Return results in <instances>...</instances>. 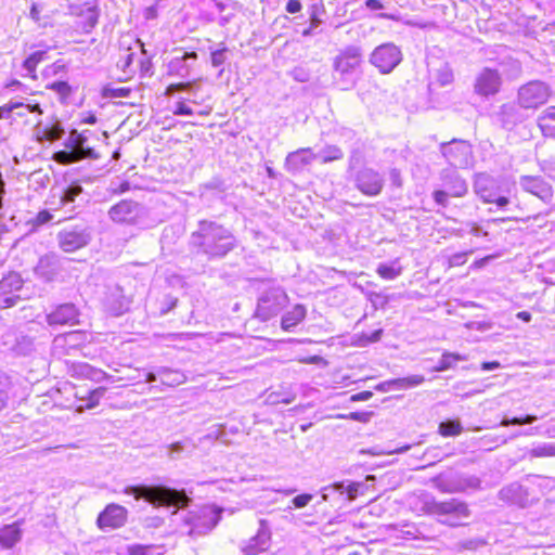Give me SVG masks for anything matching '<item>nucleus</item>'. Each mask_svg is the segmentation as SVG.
<instances>
[{"label": "nucleus", "instance_id": "1", "mask_svg": "<svg viewBox=\"0 0 555 555\" xmlns=\"http://www.w3.org/2000/svg\"><path fill=\"white\" fill-rule=\"evenodd\" d=\"M191 244L208 258H222L234 249L236 240L232 232L220 223L201 220L191 235Z\"/></svg>", "mask_w": 555, "mask_h": 555}, {"label": "nucleus", "instance_id": "2", "mask_svg": "<svg viewBox=\"0 0 555 555\" xmlns=\"http://www.w3.org/2000/svg\"><path fill=\"white\" fill-rule=\"evenodd\" d=\"M415 508L424 514L436 516L437 520L449 527H459L464 525L463 519L470 516V509L467 503L459 499L447 501H437L429 493H421L415 500Z\"/></svg>", "mask_w": 555, "mask_h": 555}, {"label": "nucleus", "instance_id": "3", "mask_svg": "<svg viewBox=\"0 0 555 555\" xmlns=\"http://www.w3.org/2000/svg\"><path fill=\"white\" fill-rule=\"evenodd\" d=\"M124 493L133 495L135 500L143 499L153 505L182 507L190 502L184 491L166 486H130L125 488Z\"/></svg>", "mask_w": 555, "mask_h": 555}, {"label": "nucleus", "instance_id": "4", "mask_svg": "<svg viewBox=\"0 0 555 555\" xmlns=\"http://www.w3.org/2000/svg\"><path fill=\"white\" fill-rule=\"evenodd\" d=\"M87 139L77 130H72L66 139L65 149L54 154L59 164L68 165L86 158H98L93 149L86 145Z\"/></svg>", "mask_w": 555, "mask_h": 555}, {"label": "nucleus", "instance_id": "5", "mask_svg": "<svg viewBox=\"0 0 555 555\" xmlns=\"http://www.w3.org/2000/svg\"><path fill=\"white\" fill-rule=\"evenodd\" d=\"M362 62V50L358 46H347L333 60V68L339 75L345 88L353 86V74Z\"/></svg>", "mask_w": 555, "mask_h": 555}, {"label": "nucleus", "instance_id": "6", "mask_svg": "<svg viewBox=\"0 0 555 555\" xmlns=\"http://www.w3.org/2000/svg\"><path fill=\"white\" fill-rule=\"evenodd\" d=\"M440 180L442 189L436 190L433 193L435 203L439 206L447 207L449 205V197H463L468 192L466 181L451 168L441 170Z\"/></svg>", "mask_w": 555, "mask_h": 555}, {"label": "nucleus", "instance_id": "7", "mask_svg": "<svg viewBox=\"0 0 555 555\" xmlns=\"http://www.w3.org/2000/svg\"><path fill=\"white\" fill-rule=\"evenodd\" d=\"M551 94V87L546 82L531 80L518 88L516 101L522 109L535 111L548 101Z\"/></svg>", "mask_w": 555, "mask_h": 555}, {"label": "nucleus", "instance_id": "8", "mask_svg": "<svg viewBox=\"0 0 555 555\" xmlns=\"http://www.w3.org/2000/svg\"><path fill=\"white\" fill-rule=\"evenodd\" d=\"M221 513V508L208 505L190 512L185 518V525L189 526L188 534L197 538L209 533L219 522Z\"/></svg>", "mask_w": 555, "mask_h": 555}, {"label": "nucleus", "instance_id": "9", "mask_svg": "<svg viewBox=\"0 0 555 555\" xmlns=\"http://www.w3.org/2000/svg\"><path fill=\"white\" fill-rule=\"evenodd\" d=\"M288 302V297L283 288L270 287L263 291L258 298L256 317L261 321H268L278 315Z\"/></svg>", "mask_w": 555, "mask_h": 555}, {"label": "nucleus", "instance_id": "10", "mask_svg": "<svg viewBox=\"0 0 555 555\" xmlns=\"http://www.w3.org/2000/svg\"><path fill=\"white\" fill-rule=\"evenodd\" d=\"M109 218L117 223H127L132 225H145L147 210L133 201L124 199L112 206L108 210Z\"/></svg>", "mask_w": 555, "mask_h": 555}, {"label": "nucleus", "instance_id": "11", "mask_svg": "<svg viewBox=\"0 0 555 555\" xmlns=\"http://www.w3.org/2000/svg\"><path fill=\"white\" fill-rule=\"evenodd\" d=\"M402 61V52L395 43L387 42L376 47L370 55V63L380 74L391 73Z\"/></svg>", "mask_w": 555, "mask_h": 555}, {"label": "nucleus", "instance_id": "12", "mask_svg": "<svg viewBox=\"0 0 555 555\" xmlns=\"http://www.w3.org/2000/svg\"><path fill=\"white\" fill-rule=\"evenodd\" d=\"M441 153L454 168H466L473 164L472 145L463 140H452L441 144Z\"/></svg>", "mask_w": 555, "mask_h": 555}, {"label": "nucleus", "instance_id": "13", "mask_svg": "<svg viewBox=\"0 0 555 555\" xmlns=\"http://www.w3.org/2000/svg\"><path fill=\"white\" fill-rule=\"evenodd\" d=\"M502 83L503 79L498 69L485 67L476 75L474 92L488 99L500 92Z\"/></svg>", "mask_w": 555, "mask_h": 555}, {"label": "nucleus", "instance_id": "14", "mask_svg": "<svg viewBox=\"0 0 555 555\" xmlns=\"http://www.w3.org/2000/svg\"><path fill=\"white\" fill-rule=\"evenodd\" d=\"M85 341L82 332H68L57 335L52 343V353L55 358L62 359L67 356H76Z\"/></svg>", "mask_w": 555, "mask_h": 555}, {"label": "nucleus", "instance_id": "15", "mask_svg": "<svg viewBox=\"0 0 555 555\" xmlns=\"http://www.w3.org/2000/svg\"><path fill=\"white\" fill-rule=\"evenodd\" d=\"M23 286V280L16 272H10L0 281V309L15 306L21 299L17 294Z\"/></svg>", "mask_w": 555, "mask_h": 555}, {"label": "nucleus", "instance_id": "16", "mask_svg": "<svg viewBox=\"0 0 555 555\" xmlns=\"http://www.w3.org/2000/svg\"><path fill=\"white\" fill-rule=\"evenodd\" d=\"M519 184L524 191L537 196L543 203H552L554 196L553 188L541 177L521 176Z\"/></svg>", "mask_w": 555, "mask_h": 555}, {"label": "nucleus", "instance_id": "17", "mask_svg": "<svg viewBox=\"0 0 555 555\" xmlns=\"http://www.w3.org/2000/svg\"><path fill=\"white\" fill-rule=\"evenodd\" d=\"M356 183L363 194L375 196L380 193L384 180L377 171L371 168H363L357 173Z\"/></svg>", "mask_w": 555, "mask_h": 555}, {"label": "nucleus", "instance_id": "18", "mask_svg": "<svg viewBox=\"0 0 555 555\" xmlns=\"http://www.w3.org/2000/svg\"><path fill=\"white\" fill-rule=\"evenodd\" d=\"M128 516V511L119 504H108L98 517V526L101 529L105 528H120L125 525Z\"/></svg>", "mask_w": 555, "mask_h": 555}, {"label": "nucleus", "instance_id": "19", "mask_svg": "<svg viewBox=\"0 0 555 555\" xmlns=\"http://www.w3.org/2000/svg\"><path fill=\"white\" fill-rule=\"evenodd\" d=\"M474 191L485 203H491L500 193L498 180L487 173H477L474 180Z\"/></svg>", "mask_w": 555, "mask_h": 555}, {"label": "nucleus", "instance_id": "20", "mask_svg": "<svg viewBox=\"0 0 555 555\" xmlns=\"http://www.w3.org/2000/svg\"><path fill=\"white\" fill-rule=\"evenodd\" d=\"M90 241V234L86 230H64L59 234L60 247L65 253H73Z\"/></svg>", "mask_w": 555, "mask_h": 555}, {"label": "nucleus", "instance_id": "21", "mask_svg": "<svg viewBox=\"0 0 555 555\" xmlns=\"http://www.w3.org/2000/svg\"><path fill=\"white\" fill-rule=\"evenodd\" d=\"M271 532L264 520L260 521V528L258 529L255 537L250 538L245 545L243 551L247 554H257L267 551L270 546Z\"/></svg>", "mask_w": 555, "mask_h": 555}, {"label": "nucleus", "instance_id": "22", "mask_svg": "<svg viewBox=\"0 0 555 555\" xmlns=\"http://www.w3.org/2000/svg\"><path fill=\"white\" fill-rule=\"evenodd\" d=\"M78 312L74 305L64 304L47 314L49 325H73L77 322Z\"/></svg>", "mask_w": 555, "mask_h": 555}, {"label": "nucleus", "instance_id": "23", "mask_svg": "<svg viewBox=\"0 0 555 555\" xmlns=\"http://www.w3.org/2000/svg\"><path fill=\"white\" fill-rule=\"evenodd\" d=\"M521 109L517 102L502 104L496 113L498 120L504 128H513L525 119Z\"/></svg>", "mask_w": 555, "mask_h": 555}, {"label": "nucleus", "instance_id": "24", "mask_svg": "<svg viewBox=\"0 0 555 555\" xmlns=\"http://www.w3.org/2000/svg\"><path fill=\"white\" fill-rule=\"evenodd\" d=\"M314 159H317V155L313 154L311 149H299L287 155L285 159V167L291 172H297L302 170Z\"/></svg>", "mask_w": 555, "mask_h": 555}, {"label": "nucleus", "instance_id": "25", "mask_svg": "<svg viewBox=\"0 0 555 555\" xmlns=\"http://www.w3.org/2000/svg\"><path fill=\"white\" fill-rule=\"evenodd\" d=\"M105 306L114 315H119L127 310L128 300L119 286H114L108 291L105 297Z\"/></svg>", "mask_w": 555, "mask_h": 555}, {"label": "nucleus", "instance_id": "26", "mask_svg": "<svg viewBox=\"0 0 555 555\" xmlns=\"http://www.w3.org/2000/svg\"><path fill=\"white\" fill-rule=\"evenodd\" d=\"M436 489L443 493L463 492L460 486V475L457 474H440L431 479Z\"/></svg>", "mask_w": 555, "mask_h": 555}, {"label": "nucleus", "instance_id": "27", "mask_svg": "<svg viewBox=\"0 0 555 555\" xmlns=\"http://www.w3.org/2000/svg\"><path fill=\"white\" fill-rule=\"evenodd\" d=\"M499 496L503 501L524 506L528 494L520 483L513 482L502 488L499 492Z\"/></svg>", "mask_w": 555, "mask_h": 555}, {"label": "nucleus", "instance_id": "28", "mask_svg": "<svg viewBox=\"0 0 555 555\" xmlns=\"http://www.w3.org/2000/svg\"><path fill=\"white\" fill-rule=\"evenodd\" d=\"M22 538L21 522L16 521L0 529V545L5 548L14 546Z\"/></svg>", "mask_w": 555, "mask_h": 555}, {"label": "nucleus", "instance_id": "29", "mask_svg": "<svg viewBox=\"0 0 555 555\" xmlns=\"http://www.w3.org/2000/svg\"><path fill=\"white\" fill-rule=\"evenodd\" d=\"M538 126L543 135L555 138V106H550L538 117Z\"/></svg>", "mask_w": 555, "mask_h": 555}, {"label": "nucleus", "instance_id": "30", "mask_svg": "<svg viewBox=\"0 0 555 555\" xmlns=\"http://www.w3.org/2000/svg\"><path fill=\"white\" fill-rule=\"evenodd\" d=\"M305 317L306 308L302 305H296L291 311L283 315L281 326L284 331H289L292 327L299 324Z\"/></svg>", "mask_w": 555, "mask_h": 555}, {"label": "nucleus", "instance_id": "31", "mask_svg": "<svg viewBox=\"0 0 555 555\" xmlns=\"http://www.w3.org/2000/svg\"><path fill=\"white\" fill-rule=\"evenodd\" d=\"M158 376L160 377L162 383L169 387L179 386L186 380V376L183 372L167 367L159 369Z\"/></svg>", "mask_w": 555, "mask_h": 555}, {"label": "nucleus", "instance_id": "32", "mask_svg": "<svg viewBox=\"0 0 555 555\" xmlns=\"http://www.w3.org/2000/svg\"><path fill=\"white\" fill-rule=\"evenodd\" d=\"M36 131L41 140L55 141L62 138L64 129L59 122L52 125L42 126L40 122L37 124Z\"/></svg>", "mask_w": 555, "mask_h": 555}, {"label": "nucleus", "instance_id": "33", "mask_svg": "<svg viewBox=\"0 0 555 555\" xmlns=\"http://www.w3.org/2000/svg\"><path fill=\"white\" fill-rule=\"evenodd\" d=\"M377 274L384 280H395L402 273V267L396 259L390 263H379L376 269Z\"/></svg>", "mask_w": 555, "mask_h": 555}, {"label": "nucleus", "instance_id": "34", "mask_svg": "<svg viewBox=\"0 0 555 555\" xmlns=\"http://www.w3.org/2000/svg\"><path fill=\"white\" fill-rule=\"evenodd\" d=\"M527 456L530 460L537 457H554L555 442L537 443L527 452Z\"/></svg>", "mask_w": 555, "mask_h": 555}, {"label": "nucleus", "instance_id": "35", "mask_svg": "<svg viewBox=\"0 0 555 555\" xmlns=\"http://www.w3.org/2000/svg\"><path fill=\"white\" fill-rule=\"evenodd\" d=\"M425 380L423 375H411L402 378L391 379L393 390H403L420 386Z\"/></svg>", "mask_w": 555, "mask_h": 555}, {"label": "nucleus", "instance_id": "36", "mask_svg": "<svg viewBox=\"0 0 555 555\" xmlns=\"http://www.w3.org/2000/svg\"><path fill=\"white\" fill-rule=\"evenodd\" d=\"M46 51H36L31 53L23 63V68L31 78H36V66L46 59Z\"/></svg>", "mask_w": 555, "mask_h": 555}, {"label": "nucleus", "instance_id": "37", "mask_svg": "<svg viewBox=\"0 0 555 555\" xmlns=\"http://www.w3.org/2000/svg\"><path fill=\"white\" fill-rule=\"evenodd\" d=\"M465 361L466 356L460 353L444 352L438 362V365L434 369L435 372H442L453 367V361Z\"/></svg>", "mask_w": 555, "mask_h": 555}, {"label": "nucleus", "instance_id": "38", "mask_svg": "<svg viewBox=\"0 0 555 555\" xmlns=\"http://www.w3.org/2000/svg\"><path fill=\"white\" fill-rule=\"evenodd\" d=\"M317 158H320L322 163H330L341 159L344 156L343 151L336 145L325 146L319 154H315Z\"/></svg>", "mask_w": 555, "mask_h": 555}, {"label": "nucleus", "instance_id": "39", "mask_svg": "<svg viewBox=\"0 0 555 555\" xmlns=\"http://www.w3.org/2000/svg\"><path fill=\"white\" fill-rule=\"evenodd\" d=\"M72 375L74 376H80V377H87V378H95L96 375L100 373L95 369H93L91 365L85 362L79 363H72L70 366Z\"/></svg>", "mask_w": 555, "mask_h": 555}, {"label": "nucleus", "instance_id": "40", "mask_svg": "<svg viewBox=\"0 0 555 555\" xmlns=\"http://www.w3.org/2000/svg\"><path fill=\"white\" fill-rule=\"evenodd\" d=\"M463 430V427L457 420L441 422L439 425V434L449 437V436H459Z\"/></svg>", "mask_w": 555, "mask_h": 555}, {"label": "nucleus", "instance_id": "41", "mask_svg": "<svg viewBox=\"0 0 555 555\" xmlns=\"http://www.w3.org/2000/svg\"><path fill=\"white\" fill-rule=\"evenodd\" d=\"M106 388L99 387L89 392V397L87 399V403L85 405H80L77 408L78 412L83 411L85 409H93L99 404L100 399L104 396Z\"/></svg>", "mask_w": 555, "mask_h": 555}, {"label": "nucleus", "instance_id": "42", "mask_svg": "<svg viewBox=\"0 0 555 555\" xmlns=\"http://www.w3.org/2000/svg\"><path fill=\"white\" fill-rule=\"evenodd\" d=\"M193 449H195V444L191 443L188 440L173 442L170 446H168V450H169L168 455L171 460H176L180 453H182L186 450L192 451Z\"/></svg>", "mask_w": 555, "mask_h": 555}, {"label": "nucleus", "instance_id": "43", "mask_svg": "<svg viewBox=\"0 0 555 555\" xmlns=\"http://www.w3.org/2000/svg\"><path fill=\"white\" fill-rule=\"evenodd\" d=\"M486 544V541L481 538H473L460 541L455 544L454 550L457 552L462 551H475Z\"/></svg>", "mask_w": 555, "mask_h": 555}, {"label": "nucleus", "instance_id": "44", "mask_svg": "<svg viewBox=\"0 0 555 555\" xmlns=\"http://www.w3.org/2000/svg\"><path fill=\"white\" fill-rule=\"evenodd\" d=\"M219 47L210 51V61L214 67L222 66L228 60V48L223 43H220Z\"/></svg>", "mask_w": 555, "mask_h": 555}, {"label": "nucleus", "instance_id": "45", "mask_svg": "<svg viewBox=\"0 0 555 555\" xmlns=\"http://www.w3.org/2000/svg\"><path fill=\"white\" fill-rule=\"evenodd\" d=\"M82 188L78 183L70 184L62 194L61 202L63 205L73 203L75 198L81 194Z\"/></svg>", "mask_w": 555, "mask_h": 555}, {"label": "nucleus", "instance_id": "46", "mask_svg": "<svg viewBox=\"0 0 555 555\" xmlns=\"http://www.w3.org/2000/svg\"><path fill=\"white\" fill-rule=\"evenodd\" d=\"M537 420H538V417L535 415H531V414H528L524 417H513V418L504 417L501 421L500 425L504 426V427H507L511 425H529V424L534 423Z\"/></svg>", "mask_w": 555, "mask_h": 555}, {"label": "nucleus", "instance_id": "47", "mask_svg": "<svg viewBox=\"0 0 555 555\" xmlns=\"http://www.w3.org/2000/svg\"><path fill=\"white\" fill-rule=\"evenodd\" d=\"M481 444L487 450H492L496 446L505 444L507 443V438L501 437V436H494V435H487L480 438Z\"/></svg>", "mask_w": 555, "mask_h": 555}, {"label": "nucleus", "instance_id": "48", "mask_svg": "<svg viewBox=\"0 0 555 555\" xmlns=\"http://www.w3.org/2000/svg\"><path fill=\"white\" fill-rule=\"evenodd\" d=\"M17 105H21L22 107H17L14 112V114L18 117H24L28 113H38L42 114V111L40 108L39 104H30V103H23V102H14Z\"/></svg>", "mask_w": 555, "mask_h": 555}, {"label": "nucleus", "instance_id": "49", "mask_svg": "<svg viewBox=\"0 0 555 555\" xmlns=\"http://www.w3.org/2000/svg\"><path fill=\"white\" fill-rule=\"evenodd\" d=\"M480 483V479L476 476L460 475V486L463 487V492L467 489H478Z\"/></svg>", "mask_w": 555, "mask_h": 555}, {"label": "nucleus", "instance_id": "50", "mask_svg": "<svg viewBox=\"0 0 555 555\" xmlns=\"http://www.w3.org/2000/svg\"><path fill=\"white\" fill-rule=\"evenodd\" d=\"M192 85H193L192 82H180V83L169 85L166 89V95H171L175 92H179V91H188L191 89Z\"/></svg>", "mask_w": 555, "mask_h": 555}, {"label": "nucleus", "instance_id": "51", "mask_svg": "<svg viewBox=\"0 0 555 555\" xmlns=\"http://www.w3.org/2000/svg\"><path fill=\"white\" fill-rule=\"evenodd\" d=\"M17 107H22L21 105L15 104L13 101L0 107V118L8 119L15 112Z\"/></svg>", "mask_w": 555, "mask_h": 555}, {"label": "nucleus", "instance_id": "52", "mask_svg": "<svg viewBox=\"0 0 555 555\" xmlns=\"http://www.w3.org/2000/svg\"><path fill=\"white\" fill-rule=\"evenodd\" d=\"M312 498L313 496L311 494L305 493L295 496L292 502L296 508H301L307 506L311 502Z\"/></svg>", "mask_w": 555, "mask_h": 555}, {"label": "nucleus", "instance_id": "53", "mask_svg": "<svg viewBox=\"0 0 555 555\" xmlns=\"http://www.w3.org/2000/svg\"><path fill=\"white\" fill-rule=\"evenodd\" d=\"M173 114L175 115H186V116H190V115H193V111L191 107H189L183 100L179 101L177 104H176V107L173 109Z\"/></svg>", "mask_w": 555, "mask_h": 555}, {"label": "nucleus", "instance_id": "54", "mask_svg": "<svg viewBox=\"0 0 555 555\" xmlns=\"http://www.w3.org/2000/svg\"><path fill=\"white\" fill-rule=\"evenodd\" d=\"M104 94L106 96H127L129 94V90L125 89V88L114 89V88L105 87Z\"/></svg>", "mask_w": 555, "mask_h": 555}, {"label": "nucleus", "instance_id": "55", "mask_svg": "<svg viewBox=\"0 0 555 555\" xmlns=\"http://www.w3.org/2000/svg\"><path fill=\"white\" fill-rule=\"evenodd\" d=\"M320 24L321 21L313 14L311 16L310 26L302 31V36H312L314 34L315 28H318Z\"/></svg>", "mask_w": 555, "mask_h": 555}, {"label": "nucleus", "instance_id": "56", "mask_svg": "<svg viewBox=\"0 0 555 555\" xmlns=\"http://www.w3.org/2000/svg\"><path fill=\"white\" fill-rule=\"evenodd\" d=\"M50 88L61 94H67L70 90L69 86L65 81L53 82Z\"/></svg>", "mask_w": 555, "mask_h": 555}, {"label": "nucleus", "instance_id": "57", "mask_svg": "<svg viewBox=\"0 0 555 555\" xmlns=\"http://www.w3.org/2000/svg\"><path fill=\"white\" fill-rule=\"evenodd\" d=\"M352 421L366 423L370 418V414L365 412H351L348 416H344Z\"/></svg>", "mask_w": 555, "mask_h": 555}, {"label": "nucleus", "instance_id": "58", "mask_svg": "<svg viewBox=\"0 0 555 555\" xmlns=\"http://www.w3.org/2000/svg\"><path fill=\"white\" fill-rule=\"evenodd\" d=\"M360 483L351 482L348 485V487L345 489L348 494V500L353 501L357 498L358 490L360 488Z\"/></svg>", "mask_w": 555, "mask_h": 555}, {"label": "nucleus", "instance_id": "59", "mask_svg": "<svg viewBox=\"0 0 555 555\" xmlns=\"http://www.w3.org/2000/svg\"><path fill=\"white\" fill-rule=\"evenodd\" d=\"M328 489H333V490H335V491H338V492L343 493V492H344V489H345V485H344V482H335L333 486H330V487L324 488V489H323V493H322V499H323L324 501H327V499H328V495H327V493L325 492V491H327Z\"/></svg>", "mask_w": 555, "mask_h": 555}, {"label": "nucleus", "instance_id": "60", "mask_svg": "<svg viewBox=\"0 0 555 555\" xmlns=\"http://www.w3.org/2000/svg\"><path fill=\"white\" fill-rule=\"evenodd\" d=\"M301 10V3L299 0H288L286 4V11L291 14L297 13Z\"/></svg>", "mask_w": 555, "mask_h": 555}, {"label": "nucleus", "instance_id": "61", "mask_svg": "<svg viewBox=\"0 0 555 555\" xmlns=\"http://www.w3.org/2000/svg\"><path fill=\"white\" fill-rule=\"evenodd\" d=\"M450 266H461L466 262V254L460 253L455 254L450 258Z\"/></svg>", "mask_w": 555, "mask_h": 555}, {"label": "nucleus", "instance_id": "62", "mask_svg": "<svg viewBox=\"0 0 555 555\" xmlns=\"http://www.w3.org/2000/svg\"><path fill=\"white\" fill-rule=\"evenodd\" d=\"M453 80V75L450 70L446 69L440 73L439 75V81L441 86H446L450 83Z\"/></svg>", "mask_w": 555, "mask_h": 555}, {"label": "nucleus", "instance_id": "63", "mask_svg": "<svg viewBox=\"0 0 555 555\" xmlns=\"http://www.w3.org/2000/svg\"><path fill=\"white\" fill-rule=\"evenodd\" d=\"M87 21L90 28L94 27L98 23V13L94 9H88Z\"/></svg>", "mask_w": 555, "mask_h": 555}, {"label": "nucleus", "instance_id": "64", "mask_svg": "<svg viewBox=\"0 0 555 555\" xmlns=\"http://www.w3.org/2000/svg\"><path fill=\"white\" fill-rule=\"evenodd\" d=\"M375 389L380 392H388L393 390L391 379L379 383Z\"/></svg>", "mask_w": 555, "mask_h": 555}]
</instances>
